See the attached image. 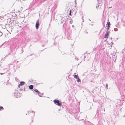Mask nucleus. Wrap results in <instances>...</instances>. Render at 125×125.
Wrapping results in <instances>:
<instances>
[{"mask_svg": "<svg viewBox=\"0 0 125 125\" xmlns=\"http://www.w3.org/2000/svg\"><path fill=\"white\" fill-rule=\"evenodd\" d=\"M32 113H34H34H35V112L34 111H32V112H31Z\"/></svg>", "mask_w": 125, "mask_h": 125, "instance_id": "23", "label": "nucleus"}, {"mask_svg": "<svg viewBox=\"0 0 125 125\" xmlns=\"http://www.w3.org/2000/svg\"><path fill=\"white\" fill-rule=\"evenodd\" d=\"M20 2H21V3H20V4L21 5V6H22V5H23V3L22 2H21V0H20Z\"/></svg>", "mask_w": 125, "mask_h": 125, "instance_id": "17", "label": "nucleus"}, {"mask_svg": "<svg viewBox=\"0 0 125 125\" xmlns=\"http://www.w3.org/2000/svg\"><path fill=\"white\" fill-rule=\"evenodd\" d=\"M125 23H124L123 25L124 26H125Z\"/></svg>", "mask_w": 125, "mask_h": 125, "instance_id": "27", "label": "nucleus"}, {"mask_svg": "<svg viewBox=\"0 0 125 125\" xmlns=\"http://www.w3.org/2000/svg\"><path fill=\"white\" fill-rule=\"evenodd\" d=\"M108 85L107 84H106V89H108Z\"/></svg>", "mask_w": 125, "mask_h": 125, "instance_id": "19", "label": "nucleus"}, {"mask_svg": "<svg viewBox=\"0 0 125 125\" xmlns=\"http://www.w3.org/2000/svg\"><path fill=\"white\" fill-rule=\"evenodd\" d=\"M34 91L36 92L37 93H39V91L38 90L36 89H35Z\"/></svg>", "mask_w": 125, "mask_h": 125, "instance_id": "16", "label": "nucleus"}, {"mask_svg": "<svg viewBox=\"0 0 125 125\" xmlns=\"http://www.w3.org/2000/svg\"><path fill=\"white\" fill-rule=\"evenodd\" d=\"M101 111L100 113H101L102 114H104V112L105 111L104 109H102V108H101Z\"/></svg>", "mask_w": 125, "mask_h": 125, "instance_id": "6", "label": "nucleus"}, {"mask_svg": "<svg viewBox=\"0 0 125 125\" xmlns=\"http://www.w3.org/2000/svg\"><path fill=\"white\" fill-rule=\"evenodd\" d=\"M38 93V94L39 96L40 97H42L43 96V94H42L41 93H40V92H39V93Z\"/></svg>", "mask_w": 125, "mask_h": 125, "instance_id": "7", "label": "nucleus"}, {"mask_svg": "<svg viewBox=\"0 0 125 125\" xmlns=\"http://www.w3.org/2000/svg\"><path fill=\"white\" fill-rule=\"evenodd\" d=\"M77 79V81L78 82H81V80L79 78V77H78V79Z\"/></svg>", "mask_w": 125, "mask_h": 125, "instance_id": "12", "label": "nucleus"}, {"mask_svg": "<svg viewBox=\"0 0 125 125\" xmlns=\"http://www.w3.org/2000/svg\"><path fill=\"white\" fill-rule=\"evenodd\" d=\"M97 112H99V111H98V110H97Z\"/></svg>", "mask_w": 125, "mask_h": 125, "instance_id": "31", "label": "nucleus"}, {"mask_svg": "<svg viewBox=\"0 0 125 125\" xmlns=\"http://www.w3.org/2000/svg\"><path fill=\"white\" fill-rule=\"evenodd\" d=\"M20 84H19V85L18 86V87H20Z\"/></svg>", "mask_w": 125, "mask_h": 125, "instance_id": "24", "label": "nucleus"}, {"mask_svg": "<svg viewBox=\"0 0 125 125\" xmlns=\"http://www.w3.org/2000/svg\"><path fill=\"white\" fill-rule=\"evenodd\" d=\"M19 47V45L17 42H16L14 44L13 49L15 51H16L17 49Z\"/></svg>", "mask_w": 125, "mask_h": 125, "instance_id": "2", "label": "nucleus"}, {"mask_svg": "<svg viewBox=\"0 0 125 125\" xmlns=\"http://www.w3.org/2000/svg\"><path fill=\"white\" fill-rule=\"evenodd\" d=\"M39 20L38 19L36 21V25H35V27H36V29H37L39 27Z\"/></svg>", "mask_w": 125, "mask_h": 125, "instance_id": "4", "label": "nucleus"}, {"mask_svg": "<svg viewBox=\"0 0 125 125\" xmlns=\"http://www.w3.org/2000/svg\"><path fill=\"white\" fill-rule=\"evenodd\" d=\"M24 91H25V88H24Z\"/></svg>", "mask_w": 125, "mask_h": 125, "instance_id": "30", "label": "nucleus"}, {"mask_svg": "<svg viewBox=\"0 0 125 125\" xmlns=\"http://www.w3.org/2000/svg\"><path fill=\"white\" fill-rule=\"evenodd\" d=\"M102 1V0H98V3H101Z\"/></svg>", "mask_w": 125, "mask_h": 125, "instance_id": "15", "label": "nucleus"}, {"mask_svg": "<svg viewBox=\"0 0 125 125\" xmlns=\"http://www.w3.org/2000/svg\"><path fill=\"white\" fill-rule=\"evenodd\" d=\"M86 32V33L87 34V33H88V32H87V31Z\"/></svg>", "mask_w": 125, "mask_h": 125, "instance_id": "26", "label": "nucleus"}, {"mask_svg": "<svg viewBox=\"0 0 125 125\" xmlns=\"http://www.w3.org/2000/svg\"><path fill=\"white\" fill-rule=\"evenodd\" d=\"M107 24L108 25V24L109 25V26H110V22H108L107 23Z\"/></svg>", "mask_w": 125, "mask_h": 125, "instance_id": "21", "label": "nucleus"}, {"mask_svg": "<svg viewBox=\"0 0 125 125\" xmlns=\"http://www.w3.org/2000/svg\"><path fill=\"white\" fill-rule=\"evenodd\" d=\"M2 74H3V73H0V74H1V75Z\"/></svg>", "mask_w": 125, "mask_h": 125, "instance_id": "28", "label": "nucleus"}, {"mask_svg": "<svg viewBox=\"0 0 125 125\" xmlns=\"http://www.w3.org/2000/svg\"><path fill=\"white\" fill-rule=\"evenodd\" d=\"M74 78L76 79H78L79 77L77 75H74Z\"/></svg>", "mask_w": 125, "mask_h": 125, "instance_id": "11", "label": "nucleus"}, {"mask_svg": "<svg viewBox=\"0 0 125 125\" xmlns=\"http://www.w3.org/2000/svg\"><path fill=\"white\" fill-rule=\"evenodd\" d=\"M2 35V33L1 31H0V36H1Z\"/></svg>", "mask_w": 125, "mask_h": 125, "instance_id": "18", "label": "nucleus"}, {"mask_svg": "<svg viewBox=\"0 0 125 125\" xmlns=\"http://www.w3.org/2000/svg\"><path fill=\"white\" fill-rule=\"evenodd\" d=\"M25 82L23 81L21 82L20 83V85H23L25 83Z\"/></svg>", "mask_w": 125, "mask_h": 125, "instance_id": "8", "label": "nucleus"}, {"mask_svg": "<svg viewBox=\"0 0 125 125\" xmlns=\"http://www.w3.org/2000/svg\"><path fill=\"white\" fill-rule=\"evenodd\" d=\"M110 27V26H109V25L108 24V25H107V30L108 31L109 30Z\"/></svg>", "mask_w": 125, "mask_h": 125, "instance_id": "14", "label": "nucleus"}, {"mask_svg": "<svg viewBox=\"0 0 125 125\" xmlns=\"http://www.w3.org/2000/svg\"><path fill=\"white\" fill-rule=\"evenodd\" d=\"M42 46H44V45H43V46H42Z\"/></svg>", "mask_w": 125, "mask_h": 125, "instance_id": "32", "label": "nucleus"}, {"mask_svg": "<svg viewBox=\"0 0 125 125\" xmlns=\"http://www.w3.org/2000/svg\"><path fill=\"white\" fill-rule=\"evenodd\" d=\"M33 86L32 85H30L29 87V88L30 89H32L33 88Z\"/></svg>", "mask_w": 125, "mask_h": 125, "instance_id": "10", "label": "nucleus"}, {"mask_svg": "<svg viewBox=\"0 0 125 125\" xmlns=\"http://www.w3.org/2000/svg\"><path fill=\"white\" fill-rule=\"evenodd\" d=\"M113 61L114 62H115L116 60V57H115V55H114L113 56Z\"/></svg>", "mask_w": 125, "mask_h": 125, "instance_id": "9", "label": "nucleus"}, {"mask_svg": "<svg viewBox=\"0 0 125 125\" xmlns=\"http://www.w3.org/2000/svg\"><path fill=\"white\" fill-rule=\"evenodd\" d=\"M117 29L116 28H114V30L115 31H117Z\"/></svg>", "mask_w": 125, "mask_h": 125, "instance_id": "20", "label": "nucleus"}, {"mask_svg": "<svg viewBox=\"0 0 125 125\" xmlns=\"http://www.w3.org/2000/svg\"><path fill=\"white\" fill-rule=\"evenodd\" d=\"M71 10H70V12L69 13V15H71Z\"/></svg>", "mask_w": 125, "mask_h": 125, "instance_id": "22", "label": "nucleus"}, {"mask_svg": "<svg viewBox=\"0 0 125 125\" xmlns=\"http://www.w3.org/2000/svg\"><path fill=\"white\" fill-rule=\"evenodd\" d=\"M76 59H77V60H78V58H76Z\"/></svg>", "mask_w": 125, "mask_h": 125, "instance_id": "25", "label": "nucleus"}, {"mask_svg": "<svg viewBox=\"0 0 125 125\" xmlns=\"http://www.w3.org/2000/svg\"><path fill=\"white\" fill-rule=\"evenodd\" d=\"M53 102L56 104L60 106H61V104L59 100H54Z\"/></svg>", "mask_w": 125, "mask_h": 125, "instance_id": "3", "label": "nucleus"}, {"mask_svg": "<svg viewBox=\"0 0 125 125\" xmlns=\"http://www.w3.org/2000/svg\"><path fill=\"white\" fill-rule=\"evenodd\" d=\"M13 94L15 97L18 98L20 96V94L18 92L17 90H15L13 93Z\"/></svg>", "mask_w": 125, "mask_h": 125, "instance_id": "1", "label": "nucleus"}, {"mask_svg": "<svg viewBox=\"0 0 125 125\" xmlns=\"http://www.w3.org/2000/svg\"><path fill=\"white\" fill-rule=\"evenodd\" d=\"M110 33V31H107L106 32V33L104 35V37L105 38H107L108 36L109 35Z\"/></svg>", "mask_w": 125, "mask_h": 125, "instance_id": "5", "label": "nucleus"}, {"mask_svg": "<svg viewBox=\"0 0 125 125\" xmlns=\"http://www.w3.org/2000/svg\"><path fill=\"white\" fill-rule=\"evenodd\" d=\"M4 109L1 106H0V110H2Z\"/></svg>", "mask_w": 125, "mask_h": 125, "instance_id": "13", "label": "nucleus"}, {"mask_svg": "<svg viewBox=\"0 0 125 125\" xmlns=\"http://www.w3.org/2000/svg\"><path fill=\"white\" fill-rule=\"evenodd\" d=\"M22 49H23L22 48V49L21 50H22Z\"/></svg>", "mask_w": 125, "mask_h": 125, "instance_id": "33", "label": "nucleus"}, {"mask_svg": "<svg viewBox=\"0 0 125 125\" xmlns=\"http://www.w3.org/2000/svg\"><path fill=\"white\" fill-rule=\"evenodd\" d=\"M84 20H83V22H84Z\"/></svg>", "mask_w": 125, "mask_h": 125, "instance_id": "29", "label": "nucleus"}]
</instances>
